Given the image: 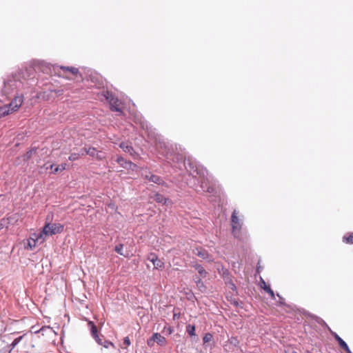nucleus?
Returning <instances> with one entry per match:
<instances>
[{"instance_id":"31","label":"nucleus","mask_w":353,"mask_h":353,"mask_svg":"<svg viewBox=\"0 0 353 353\" xmlns=\"http://www.w3.org/2000/svg\"><path fill=\"white\" fill-rule=\"evenodd\" d=\"M230 302L232 305H234L236 307H240L241 308L243 307V306H242L243 303L241 301L239 302L238 300L234 299H230Z\"/></svg>"},{"instance_id":"10","label":"nucleus","mask_w":353,"mask_h":353,"mask_svg":"<svg viewBox=\"0 0 353 353\" xmlns=\"http://www.w3.org/2000/svg\"><path fill=\"white\" fill-rule=\"evenodd\" d=\"M116 161L117 163L120 165L121 167L125 169L130 170L132 171H137L138 169V165L137 164L132 163L130 161L125 159L121 156H118L116 159Z\"/></svg>"},{"instance_id":"22","label":"nucleus","mask_w":353,"mask_h":353,"mask_svg":"<svg viewBox=\"0 0 353 353\" xmlns=\"http://www.w3.org/2000/svg\"><path fill=\"white\" fill-rule=\"evenodd\" d=\"M185 330H186L187 333L190 336H196V333H195L196 327H195L194 325L188 324L186 325V327H185Z\"/></svg>"},{"instance_id":"5","label":"nucleus","mask_w":353,"mask_h":353,"mask_svg":"<svg viewBox=\"0 0 353 353\" xmlns=\"http://www.w3.org/2000/svg\"><path fill=\"white\" fill-rule=\"evenodd\" d=\"M101 96L107 101L110 105V110L112 112H117L120 114L123 113L121 108L119 107L120 101L115 97L113 93L108 90H103L101 93Z\"/></svg>"},{"instance_id":"1","label":"nucleus","mask_w":353,"mask_h":353,"mask_svg":"<svg viewBox=\"0 0 353 353\" xmlns=\"http://www.w3.org/2000/svg\"><path fill=\"white\" fill-rule=\"evenodd\" d=\"M160 154L164 157L171 166L182 170H186L190 176L194 179L193 185L197 192H207L210 194L216 192L215 188L209 184L208 170L192 157H185L181 147L167 139H160L157 143Z\"/></svg>"},{"instance_id":"33","label":"nucleus","mask_w":353,"mask_h":353,"mask_svg":"<svg viewBox=\"0 0 353 353\" xmlns=\"http://www.w3.org/2000/svg\"><path fill=\"white\" fill-rule=\"evenodd\" d=\"M94 158H96L97 160H99V161L103 160L105 158L104 153H103L101 151H98L96 153Z\"/></svg>"},{"instance_id":"25","label":"nucleus","mask_w":353,"mask_h":353,"mask_svg":"<svg viewBox=\"0 0 353 353\" xmlns=\"http://www.w3.org/2000/svg\"><path fill=\"white\" fill-rule=\"evenodd\" d=\"M61 70L64 71H69L73 74H77L79 73V69L74 67H65V66H60Z\"/></svg>"},{"instance_id":"44","label":"nucleus","mask_w":353,"mask_h":353,"mask_svg":"<svg viewBox=\"0 0 353 353\" xmlns=\"http://www.w3.org/2000/svg\"><path fill=\"white\" fill-rule=\"evenodd\" d=\"M30 237H32L34 239H36L37 237V233H33L31 234Z\"/></svg>"},{"instance_id":"30","label":"nucleus","mask_w":353,"mask_h":353,"mask_svg":"<svg viewBox=\"0 0 353 353\" xmlns=\"http://www.w3.org/2000/svg\"><path fill=\"white\" fill-rule=\"evenodd\" d=\"M79 158V154H78V153L73 152L69 156L68 159L71 161H74L77 160Z\"/></svg>"},{"instance_id":"8","label":"nucleus","mask_w":353,"mask_h":353,"mask_svg":"<svg viewBox=\"0 0 353 353\" xmlns=\"http://www.w3.org/2000/svg\"><path fill=\"white\" fill-rule=\"evenodd\" d=\"M308 315L312 319L315 320L316 321V323L321 325L322 326H325V327H327L328 329V330L330 332L332 336L337 341L340 347L344 346V345L346 344V342L341 337H340L335 332H333L321 318H320L316 315H314V314H308Z\"/></svg>"},{"instance_id":"45","label":"nucleus","mask_w":353,"mask_h":353,"mask_svg":"<svg viewBox=\"0 0 353 353\" xmlns=\"http://www.w3.org/2000/svg\"><path fill=\"white\" fill-rule=\"evenodd\" d=\"M285 353H297V352L294 350H288V351H285Z\"/></svg>"},{"instance_id":"49","label":"nucleus","mask_w":353,"mask_h":353,"mask_svg":"<svg viewBox=\"0 0 353 353\" xmlns=\"http://www.w3.org/2000/svg\"><path fill=\"white\" fill-rule=\"evenodd\" d=\"M27 154H28V155H30L32 154V152H30V153L29 152H27Z\"/></svg>"},{"instance_id":"34","label":"nucleus","mask_w":353,"mask_h":353,"mask_svg":"<svg viewBox=\"0 0 353 353\" xmlns=\"http://www.w3.org/2000/svg\"><path fill=\"white\" fill-rule=\"evenodd\" d=\"M88 148L84 147L79 150V152H78V154H79V157L87 155V153H85V152L88 151Z\"/></svg>"},{"instance_id":"14","label":"nucleus","mask_w":353,"mask_h":353,"mask_svg":"<svg viewBox=\"0 0 353 353\" xmlns=\"http://www.w3.org/2000/svg\"><path fill=\"white\" fill-rule=\"evenodd\" d=\"M260 286L271 297V299H275V294L274 291L271 289L270 285H268L265 281L261 277L260 279Z\"/></svg>"},{"instance_id":"48","label":"nucleus","mask_w":353,"mask_h":353,"mask_svg":"<svg viewBox=\"0 0 353 353\" xmlns=\"http://www.w3.org/2000/svg\"><path fill=\"white\" fill-rule=\"evenodd\" d=\"M27 154H28V155H30L32 154V152H30V153L29 152H27Z\"/></svg>"},{"instance_id":"3","label":"nucleus","mask_w":353,"mask_h":353,"mask_svg":"<svg viewBox=\"0 0 353 353\" xmlns=\"http://www.w3.org/2000/svg\"><path fill=\"white\" fill-rule=\"evenodd\" d=\"M4 88V81H3V87L1 90L0 94V117L8 115L10 112L16 111L21 105L23 101V96L21 93L20 95L13 94L15 92L22 90H14L10 94L2 97V91Z\"/></svg>"},{"instance_id":"40","label":"nucleus","mask_w":353,"mask_h":353,"mask_svg":"<svg viewBox=\"0 0 353 353\" xmlns=\"http://www.w3.org/2000/svg\"><path fill=\"white\" fill-rule=\"evenodd\" d=\"M341 348L343 349L346 353H352L347 343L345 345H344V346L341 347Z\"/></svg>"},{"instance_id":"24","label":"nucleus","mask_w":353,"mask_h":353,"mask_svg":"<svg viewBox=\"0 0 353 353\" xmlns=\"http://www.w3.org/2000/svg\"><path fill=\"white\" fill-rule=\"evenodd\" d=\"M23 337V335L19 336V337H17L13 340V341L10 344L9 353H10L11 351L20 343V341L22 340Z\"/></svg>"},{"instance_id":"7","label":"nucleus","mask_w":353,"mask_h":353,"mask_svg":"<svg viewBox=\"0 0 353 353\" xmlns=\"http://www.w3.org/2000/svg\"><path fill=\"white\" fill-rule=\"evenodd\" d=\"M64 229V225L61 223H46L43 228V232L46 236L61 234Z\"/></svg>"},{"instance_id":"29","label":"nucleus","mask_w":353,"mask_h":353,"mask_svg":"<svg viewBox=\"0 0 353 353\" xmlns=\"http://www.w3.org/2000/svg\"><path fill=\"white\" fill-rule=\"evenodd\" d=\"M98 152V150L94 148V147H89L88 148V151L85 152L87 153V155H89L92 157H94L96 155V153Z\"/></svg>"},{"instance_id":"38","label":"nucleus","mask_w":353,"mask_h":353,"mask_svg":"<svg viewBox=\"0 0 353 353\" xmlns=\"http://www.w3.org/2000/svg\"><path fill=\"white\" fill-rule=\"evenodd\" d=\"M154 343V340H152V336L147 341V344L149 347H152Z\"/></svg>"},{"instance_id":"18","label":"nucleus","mask_w":353,"mask_h":353,"mask_svg":"<svg viewBox=\"0 0 353 353\" xmlns=\"http://www.w3.org/2000/svg\"><path fill=\"white\" fill-rule=\"evenodd\" d=\"M66 167H67V164L66 163H61V164H60V165H59L57 166H54V164H51V165H50L49 167H47L46 169L48 170V168H50V169L52 170V169L54 168L52 172L54 174H56V173H57L59 172H61V171L65 170L66 169Z\"/></svg>"},{"instance_id":"36","label":"nucleus","mask_w":353,"mask_h":353,"mask_svg":"<svg viewBox=\"0 0 353 353\" xmlns=\"http://www.w3.org/2000/svg\"><path fill=\"white\" fill-rule=\"evenodd\" d=\"M276 295L279 298V304L282 306L285 305V299L279 294L277 293Z\"/></svg>"},{"instance_id":"11","label":"nucleus","mask_w":353,"mask_h":353,"mask_svg":"<svg viewBox=\"0 0 353 353\" xmlns=\"http://www.w3.org/2000/svg\"><path fill=\"white\" fill-rule=\"evenodd\" d=\"M151 199H152L154 201H155L158 203H161L162 205L168 206L172 204V201L168 199L163 196L162 194L156 192L154 194L153 196H150Z\"/></svg>"},{"instance_id":"19","label":"nucleus","mask_w":353,"mask_h":353,"mask_svg":"<svg viewBox=\"0 0 353 353\" xmlns=\"http://www.w3.org/2000/svg\"><path fill=\"white\" fill-rule=\"evenodd\" d=\"M119 147L120 148H121L123 150V151H124L125 152H128L130 154H132V152H134L132 146L130 144H128V143L126 142H121L120 144H119Z\"/></svg>"},{"instance_id":"28","label":"nucleus","mask_w":353,"mask_h":353,"mask_svg":"<svg viewBox=\"0 0 353 353\" xmlns=\"http://www.w3.org/2000/svg\"><path fill=\"white\" fill-rule=\"evenodd\" d=\"M212 338H213V336H212V334L211 333L208 332V333L205 334L203 337V344L205 345L206 343H208L210 341H211Z\"/></svg>"},{"instance_id":"16","label":"nucleus","mask_w":353,"mask_h":353,"mask_svg":"<svg viewBox=\"0 0 353 353\" xmlns=\"http://www.w3.org/2000/svg\"><path fill=\"white\" fill-rule=\"evenodd\" d=\"M152 340H154V341L160 346H163L166 343L165 338L158 332H155L152 334Z\"/></svg>"},{"instance_id":"35","label":"nucleus","mask_w":353,"mask_h":353,"mask_svg":"<svg viewBox=\"0 0 353 353\" xmlns=\"http://www.w3.org/2000/svg\"><path fill=\"white\" fill-rule=\"evenodd\" d=\"M104 347L108 348L110 345L114 346V344L108 340H104L103 342H102V345Z\"/></svg>"},{"instance_id":"6","label":"nucleus","mask_w":353,"mask_h":353,"mask_svg":"<svg viewBox=\"0 0 353 353\" xmlns=\"http://www.w3.org/2000/svg\"><path fill=\"white\" fill-rule=\"evenodd\" d=\"M218 272L223 278L225 284L228 285L229 288L237 294V288L232 279V275L230 270L222 265L220 268H218Z\"/></svg>"},{"instance_id":"46","label":"nucleus","mask_w":353,"mask_h":353,"mask_svg":"<svg viewBox=\"0 0 353 353\" xmlns=\"http://www.w3.org/2000/svg\"><path fill=\"white\" fill-rule=\"evenodd\" d=\"M176 318L179 319V314H174V319H175Z\"/></svg>"},{"instance_id":"32","label":"nucleus","mask_w":353,"mask_h":353,"mask_svg":"<svg viewBox=\"0 0 353 353\" xmlns=\"http://www.w3.org/2000/svg\"><path fill=\"white\" fill-rule=\"evenodd\" d=\"M230 343L234 346H237L239 341L237 339V337H234V336H232L230 339Z\"/></svg>"},{"instance_id":"39","label":"nucleus","mask_w":353,"mask_h":353,"mask_svg":"<svg viewBox=\"0 0 353 353\" xmlns=\"http://www.w3.org/2000/svg\"><path fill=\"white\" fill-rule=\"evenodd\" d=\"M123 344L126 346H129L131 344L130 340L128 336H125L123 339Z\"/></svg>"},{"instance_id":"15","label":"nucleus","mask_w":353,"mask_h":353,"mask_svg":"<svg viewBox=\"0 0 353 353\" xmlns=\"http://www.w3.org/2000/svg\"><path fill=\"white\" fill-rule=\"evenodd\" d=\"M194 253L203 259L210 260V255L205 249L202 248H196V252L194 251Z\"/></svg>"},{"instance_id":"27","label":"nucleus","mask_w":353,"mask_h":353,"mask_svg":"<svg viewBox=\"0 0 353 353\" xmlns=\"http://www.w3.org/2000/svg\"><path fill=\"white\" fill-rule=\"evenodd\" d=\"M45 236H46L45 233L43 232V230H42L40 232L37 233V237L34 239L36 240L37 243L41 244L44 241Z\"/></svg>"},{"instance_id":"47","label":"nucleus","mask_w":353,"mask_h":353,"mask_svg":"<svg viewBox=\"0 0 353 353\" xmlns=\"http://www.w3.org/2000/svg\"><path fill=\"white\" fill-rule=\"evenodd\" d=\"M27 154H28V155H30L32 154V152H30V153L29 152H27Z\"/></svg>"},{"instance_id":"43","label":"nucleus","mask_w":353,"mask_h":353,"mask_svg":"<svg viewBox=\"0 0 353 353\" xmlns=\"http://www.w3.org/2000/svg\"><path fill=\"white\" fill-rule=\"evenodd\" d=\"M54 92L57 96H59L62 94L63 90H54Z\"/></svg>"},{"instance_id":"23","label":"nucleus","mask_w":353,"mask_h":353,"mask_svg":"<svg viewBox=\"0 0 353 353\" xmlns=\"http://www.w3.org/2000/svg\"><path fill=\"white\" fill-rule=\"evenodd\" d=\"M37 243V242L36 241V240L34 238L30 237L28 239V243H27V245H26V248L29 249L30 250H32L36 247Z\"/></svg>"},{"instance_id":"42","label":"nucleus","mask_w":353,"mask_h":353,"mask_svg":"<svg viewBox=\"0 0 353 353\" xmlns=\"http://www.w3.org/2000/svg\"><path fill=\"white\" fill-rule=\"evenodd\" d=\"M93 338L95 339L96 342L99 344V345H102V339L100 338L99 335L98 334V337L97 336H93Z\"/></svg>"},{"instance_id":"17","label":"nucleus","mask_w":353,"mask_h":353,"mask_svg":"<svg viewBox=\"0 0 353 353\" xmlns=\"http://www.w3.org/2000/svg\"><path fill=\"white\" fill-rule=\"evenodd\" d=\"M191 266L194 268L195 270L198 272V273L202 277H205L208 274L207 271L204 269V268L197 263H192Z\"/></svg>"},{"instance_id":"9","label":"nucleus","mask_w":353,"mask_h":353,"mask_svg":"<svg viewBox=\"0 0 353 353\" xmlns=\"http://www.w3.org/2000/svg\"><path fill=\"white\" fill-rule=\"evenodd\" d=\"M141 176L144 179H146L150 182H152L161 186L168 187L167 183L165 182L161 176L156 175L150 171L143 172Z\"/></svg>"},{"instance_id":"37","label":"nucleus","mask_w":353,"mask_h":353,"mask_svg":"<svg viewBox=\"0 0 353 353\" xmlns=\"http://www.w3.org/2000/svg\"><path fill=\"white\" fill-rule=\"evenodd\" d=\"M186 294L188 296V299L190 301H192L193 299H196L194 293L191 290L188 293H186Z\"/></svg>"},{"instance_id":"13","label":"nucleus","mask_w":353,"mask_h":353,"mask_svg":"<svg viewBox=\"0 0 353 353\" xmlns=\"http://www.w3.org/2000/svg\"><path fill=\"white\" fill-rule=\"evenodd\" d=\"M193 280L195 282L197 288L201 293H205L207 291V287L200 278V276L195 275L193 277Z\"/></svg>"},{"instance_id":"2","label":"nucleus","mask_w":353,"mask_h":353,"mask_svg":"<svg viewBox=\"0 0 353 353\" xmlns=\"http://www.w3.org/2000/svg\"><path fill=\"white\" fill-rule=\"evenodd\" d=\"M58 65H52L43 60L34 61L29 68L19 69L4 79V88L2 97L10 94L14 90L27 88L35 83L34 72L41 71L44 74L55 72Z\"/></svg>"},{"instance_id":"21","label":"nucleus","mask_w":353,"mask_h":353,"mask_svg":"<svg viewBox=\"0 0 353 353\" xmlns=\"http://www.w3.org/2000/svg\"><path fill=\"white\" fill-rule=\"evenodd\" d=\"M343 242L346 244H353V232L344 235L343 236Z\"/></svg>"},{"instance_id":"4","label":"nucleus","mask_w":353,"mask_h":353,"mask_svg":"<svg viewBox=\"0 0 353 353\" xmlns=\"http://www.w3.org/2000/svg\"><path fill=\"white\" fill-rule=\"evenodd\" d=\"M231 233L234 239L244 241L247 239V232L243 229V219L238 216V212L234 210L231 215Z\"/></svg>"},{"instance_id":"26","label":"nucleus","mask_w":353,"mask_h":353,"mask_svg":"<svg viewBox=\"0 0 353 353\" xmlns=\"http://www.w3.org/2000/svg\"><path fill=\"white\" fill-rule=\"evenodd\" d=\"M123 243H119L115 245L114 250L119 254V255L126 256V255L123 252Z\"/></svg>"},{"instance_id":"20","label":"nucleus","mask_w":353,"mask_h":353,"mask_svg":"<svg viewBox=\"0 0 353 353\" xmlns=\"http://www.w3.org/2000/svg\"><path fill=\"white\" fill-rule=\"evenodd\" d=\"M90 329V332H91V334H92V336H97L98 337V330H97V327L96 326V325L94 323L93 321H89L88 323Z\"/></svg>"},{"instance_id":"12","label":"nucleus","mask_w":353,"mask_h":353,"mask_svg":"<svg viewBox=\"0 0 353 353\" xmlns=\"http://www.w3.org/2000/svg\"><path fill=\"white\" fill-rule=\"evenodd\" d=\"M148 260L152 263L155 269L159 270L164 268V263L154 253L150 254Z\"/></svg>"},{"instance_id":"41","label":"nucleus","mask_w":353,"mask_h":353,"mask_svg":"<svg viewBox=\"0 0 353 353\" xmlns=\"http://www.w3.org/2000/svg\"><path fill=\"white\" fill-rule=\"evenodd\" d=\"M164 330L168 334H171L173 332V328L170 326L168 327H165Z\"/></svg>"}]
</instances>
